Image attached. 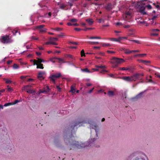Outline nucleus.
Masks as SVG:
<instances>
[{
  "label": "nucleus",
  "mask_w": 160,
  "mask_h": 160,
  "mask_svg": "<svg viewBox=\"0 0 160 160\" xmlns=\"http://www.w3.org/2000/svg\"><path fill=\"white\" fill-rule=\"evenodd\" d=\"M19 102V101L18 100H16L13 103H12V104H13V105L16 104L17 103H18V102Z\"/></svg>",
  "instance_id": "52"
},
{
  "label": "nucleus",
  "mask_w": 160,
  "mask_h": 160,
  "mask_svg": "<svg viewBox=\"0 0 160 160\" xmlns=\"http://www.w3.org/2000/svg\"><path fill=\"white\" fill-rule=\"evenodd\" d=\"M124 15V16L125 17L126 20L128 19L131 17V13L129 11L126 12Z\"/></svg>",
  "instance_id": "14"
},
{
  "label": "nucleus",
  "mask_w": 160,
  "mask_h": 160,
  "mask_svg": "<svg viewBox=\"0 0 160 160\" xmlns=\"http://www.w3.org/2000/svg\"><path fill=\"white\" fill-rule=\"evenodd\" d=\"M84 123V121L83 120L80 121H76L75 122L72 123V125L71 126V131H72V129H73V131H76V129H74L75 127L76 126L80 127L82 126V124Z\"/></svg>",
  "instance_id": "4"
},
{
  "label": "nucleus",
  "mask_w": 160,
  "mask_h": 160,
  "mask_svg": "<svg viewBox=\"0 0 160 160\" xmlns=\"http://www.w3.org/2000/svg\"><path fill=\"white\" fill-rule=\"evenodd\" d=\"M144 92H141L138 95H137L134 98L137 99H138L139 98H141L142 97V93Z\"/></svg>",
  "instance_id": "25"
},
{
  "label": "nucleus",
  "mask_w": 160,
  "mask_h": 160,
  "mask_svg": "<svg viewBox=\"0 0 160 160\" xmlns=\"http://www.w3.org/2000/svg\"><path fill=\"white\" fill-rule=\"evenodd\" d=\"M70 55L69 54H66L65 55L64 58V59H62L61 58H55L58 61V62L59 63H64L65 62V61L66 60V59L67 58H70Z\"/></svg>",
  "instance_id": "8"
},
{
  "label": "nucleus",
  "mask_w": 160,
  "mask_h": 160,
  "mask_svg": "<svg viewBox=\"0 0 160 160\" xmlns=\"http://www.w3.org/2000/svg\"><path fill=\"white\" fill-rule=\"evenodd\" d=\"M50 91V89L48 86H45L43 88V89L40 90L41 93H44V92H48Z\"/></svg>",
  "instance_id": "10"
},
{
  "label": "nucleus",
  "mask_w": 160,
  "mask_h": 160,
  "mask_svg": "<svg viewBox=\"0 0 160 160\" xmlns=\"http://www.w3.org/2000/svg\"><path fill=\"white\" fill-rule=\"evenodd\" d=\"M132 41L136 43H138V44H140V41H138V40H132Z\"/></svg>",
  "instance_id": "44"
},
{
  "label": "nucleus",
  "mask_w": 160,
  "mask_h": 160,
  "mask_svg": "<svg viewBox=\"0 0 160 160\" xmlns=\"http://www.w3.org/2000/svg\"><path fill=\"white\" fill-rule=\"evenodd\" d=\"M115 95L114 92L112 91H109L108 93V95L109 97L113 96Z\"/></svg>",
  "instance_id": "23"
},
{
  "label": "nucleus",
  "mask_w": 160,
  "mask_h": 160,
  "mask_svg": "<svg viewBox=\"0 0 160 160\" xmlns=\"http://www.w3.org/2000/svg\"><path fill=\"white\" fill-rule=\"evenodd\" d=\"M66 6L64 4H61L60 6V8L62 9H64Z\"/></svg>",
  "instance_id": "45"
},
{
  "label": "nucleus",
  "mask_w": 160,
  "mask_h": 160,
  "mask_svg": "<svg viewBox=\"0 0 160 160\" xmlns=\"http://www.w3.org/2000/svg\"><path fill=\"white\" fill-rule=\"evenodd\" d=\"M13 105V104H12V103L11 102H9V103H7L4 104V106L5 107H7L8 106L10 105Z\"/></svg>",
  "instance_id": "30"
},
{
  "label": "nucleus",
  "mask_w": 160,
  "mask_h": 160,
  "mask_svg": "<svg viewBox=\"0 0 160 160\" xmlns=\"http://www.w3.org/2000/svg\"><path fill=\"white\" fill-rule=\"evenodd\" d=\"M33 81H34V79H32V78H31L28 79V80H27V81L28 82Z\"/></svg>",
  "instance_id": "59"
},
{
  "label": "nucleus",
  "mask_w": 160,
  "mask_h": 160,
  "mask_svg": "<svg viewBox=\"0 0 160 160\" xmlns=\"http://www.w3.org/2000/svg\"><path fill=\"white\" fill-rule=\"evenodd\" d=\"M102 46L104 47H108L111 46V45L109 43H104L103 44Z\"/></svg>",
  "instance_id": "38"
},
{
  "label": "nucleus",
  "mask_w": 160,
  "mask_h": 160,
  "mask_svg": "<svg viewBox=\"0 0 160 160\" xmlns=\"http://www.w3.org/2000/svg\"><path fill=\"white\" fill-rule=\"evenodd\" d=\"M86 21L89 25H92L93 23V21L92 18H88L86 20Z\"/></svg>",
  "instance_id": "16"
},
{
  "label": "nucleus",
  "mask_w": 160,
  "mask_h": 160,
  "mask_svg": "<svg viewBox=\"0 0 160 160\" xmlns=\"http://www.w3.org/2000/svg\"><path fill=\"white\" fill-rule=\"evenodd\" d=\"M157 17V16H153V17L151 19H150V20H151L153 21Z\"/></svg>",
  "instance_id": "49"
},
{
  "label": "nucleus",
  "mask_w": 160,
  "mask_h": 160,
  "mask_svg": "<svg viewBox=\"0 0 160 160\" xmlns=\"http://www.w3.org/2000/svg\"><path fill=\"white\" fill-rule=\"evenodd\" d=\"M104 22V20L102 19H100L98 20V22L101 23L102 22Z\"/></svg>",
  "instance_id": "51"
},
{
  "label": "nucleus",
  "mask_w": 160,
  "mask_h": 160,
  "mask_svg": "<svg viewBox=\"0 0 160 160\" xmlns=\"http://www.w3.org/2000/svg\"><path fill=\"white\" fill-rule=\"evenodd\" d=\"M114 6L111 3H109L105 7V8L108 11L112 10L114 7Z\"/></svg>",
  "instance_id": "11"
},
{
  "label": "nucleus",
  "mask_w": 160,
  "mask_h": 160,
  "mask_svg": "<svg viewBox=\"0 0 160 160\" xmlns=\"http://www.w3.org/2000/svg\"><path fill=\"white\" fill-rule=\"evenodd\" d=\"M81 57L85 56V54L84 52V51L83 50H82L81 51Z\"/></svg>",
  "instance_id": "36"
},
{
  "label": "nucleus",
  "mask_w": 160,
  "mask_h": 160,
  "mask_svg": "<svg viewBox=\"0 0 160 160\" xmlns=\"http://www.w3.org/2000/svg\"><path fill=\"white\" fill-rule=\"evenodd\" d=\"M147 8L148 9H151L152 8V6L150 5H149V4L147 5Z\"/></svg>",
  "instance_id": "57"
},
{
  "label": "nucleus",
  "mask_w": 160,
  "mask_h": 160,
  "mask_svg": "<svg viewBox=\"0 0 160 160\" xmlns=\"http://www.w3.org/2000/svg\"><path fill=\"white\" fill-rule=\"evenodd\" d=\"M109 39L112 41H116L117 42H120V41L121 40V38L119 37L118 39L112 38H110Z\"/></svg>",
  "instance_id": "21"
},
{
  "label": "nucleus",
  "mask_w": 160,
  "mask_h": 160,
  "mask_svg": "<svg viewBox=\"0 0 160 160\" xmlns=\"http://www.w3.org/2000/svg\"><path fill=\"white\" fill-rule=\"evenodd\" d=\"M140 75V74L139 73H136L132 76L131 78L132 82L136 81L138 79Z\"/></svg>",
  "instance_id": "9"
},
{
  "label": "nucleus",
  "mask_w": 160,
  "mask_h": 160,
  "mask_svg": "<svg viewBox=\"0 0 160 160\" xmlns=\"http://www.w3.org/2000/svg\"><path fill=\"white\" fill-rule=\"evenodd\" d=\"M7 91L9 92H11L13 91L12 89L11 88L8 87L7 89Z\"/></svg>",
  "instance_id": "40"
},
{
  "label": "nucleus",
  "mask_w": 160,
  "mask_h": 160,
  "mask_svg": "<svg viewBox=\"0 0 160 160\" xmlns=\"http://www.w3.org/2000/svg\"><path fill=\"white\" fill-rule=\"evenodd\" d=\"M36 65H37V68L43 69L44 68V67H43V65L42 63H38L36 64Z\"/></svg>",
  "instance_id": "20"
},
{
  "label": "nucleus",
  "mask_w": 160,
  "mask_h": 160,
  "mask_svg": "<svg viewBox=\"0 0 160 160\" xmlns=\"http://www.w3.org/2000/svg\"><path fill=\"white\" fill-rule=\"evenodd\" d=\"M45 25L43 24L41 25L36 27V28L39 31L40 33L44 32H46V29L44 28Z\"/></svg>",
  "instance_id": "7"
},
{
  "label": "nucleus",
  "mask_w": 160,
  "mask_h": 160,
  "mask_svg": "<svg viewBox=\"0 0 160 160\" xmlns=\"http://www.w3.org/2000/svg\"><path fill=\"white\" fill-rule=\"evenodd\" d=\"M28 87H29V86L28 85V86H26L24 87L25 89L27 90V92L28 93H33L34 92H35L34 91H33L32 90H28V89L27 88H28Z\"/></svg>",
  "instance_id": "18"
},
{
  "label": "nucleus",
  "mask_w": 160,
  "mask_h": 160,
  "mask_svg": "<svg viewBox=\"0 0 160 160\" xmlns=\"http://www.w3.org/2000/svg\"><path fill=\"white\" fill-rule=\"evenodd\" d=\"M96 67L97 68H105V66H102V65H100V66H96Z\"/></svg>",
  "instance_id": "34"
},
{
  "label": "nucleus",
  "mask_w": 160,
  "mask_h": 160,
  "mask_svg": "<svg viewBox=\"0 0 160 160\" xmlns=\"http://www.w3.org/2000/svg\"><path fill=\"white\" fill-rule=\"evenodd\" d=\"M94 89V88H93L92 89L90 90L88 92L89 93H91L93 91V89Z\"/></svg>",
  "instance_id": "63"
},
{
  "label": "nucleus",
  "mask_w": 160,
  "mask_h": 160,
  "mask_svg": "<svg viewBox=\"0 0 160 160\" xmlns=\"http://www.w3.org/2000/svg\"><path fill=\"white\" fill-rule=\"evenodd\" d=\"M94 28H86L82 30L85 31H86L88 30H92Z\"/></svg>",
  "instance_id": "43"
},
{
  "label": "nucleus",
  "mask_w": 160,
  "mask_h": 160,
  "mask_svg": "<svg viewBox=\"0 0 160 160\" xmlns=\"http://www.w3.org/2000/svg\"><path fill=\"white\" fill-rule=\"evenodd\" d=\"M88 43L92 44H96L99 43L98 42H92L90 41L88 42Z\"/></svg>",
  "instance_id": "33"
},
{
  "label": "nucleus",
  "mask_w": 160,
  "mask_h": 160,
  "mask_svg": "<svg viewBox=\"0 0 160 160\" xmlns=\"http://www.w3.org/2000/svg\"><path fill=\"white\" fill-rule=\"evenodd\" d=\"M75 90L73 88L72 86L71 87V92L72 93H74L75 92Z\"/></svg>",
  "instance_id": "31"
},
{
  "label": "nucleus",
  "mask_w": 160,
  "mask_h": 160,
  "mask_svg": "<svg viewBox=\"0 0 160 160\" xmlns=\"http://www.w3.org/2000/svg\"><path fill=\"white\" fill-rule=\"evenodd\" d=\"M52 41L48 42L45 43V44L48 45V44H52Z\"/></svg>",
  "instance_id": "42"
},
{
  "label": "nucleus",
  "mask_w": 160,
  "mask_h": 160,
  "mask_svg": "<svg viewBox=\"0 0 160 160\" xmlns=\"http://www.w3.org/2000/svg\"><path fill=\"white\" fill-rule=\"evenodd\" d=\"M145 8L144 7H141L140 8V12L143 15H146L147 14L146 12L145 11Z\"/></svg>",
  "instance_id": "17"
},
{
  "label": "nucleus",
  "mask_w": 160,
  "mask_h": 160,
  "mask_svg": "<svg viewBox=\"0 0 160 160\" xmlns=\"http://www.w3.org/2000/svg\"><path fill=\"white\" fill-rule=\"evenodd\" d=\"M139 55H140V57H141L143 56L146 55V54H140Z\"/></svg>",
  "instance_id": "60"
},
{
  "label": "nucleus",
  "mask_w": 160,
  "mask_h": 160,
  "mask_svg": "<svg viewBox=\"0 0 160 160\" xmlns=\"http://www.w3.org/2000/svg\"><path fill=\"white\" fill-rule=\"evenodd\" d=\"M122 78L124 80V81H126L128 82H132V80H131V77L129 76H125V77H122Z\"/></svg>",
  "instance_id": "13"
},
{
  "label": "nucleus",
  "mask_w": 160,
  "mask_h": 160,
  "mask_svg": "<svg viewBox=\"0 0 160 160\" xmlns=\"http://www.w3.org/2000/svg\"><path fill=\"white\" fill-rule=\"evenodd\" d=\"M122 62H125V60L124 59L115 57L112 58V61L111 62L112 67L114 68L117 67L118 64Z\"/></svg>",
  "instance_id": "2"
},
{
  "label": "nucleus",
  "mask_w": 160,
  "mask_h": 160,
  "mask_svg": "<svg viewBox=\"0 0 160 160\" xmlns=\"http://www.w3.org/2000/svg\"><path fill=\"white\" fill-rule=\"evenodd\" d=\"M61 76V73L58 72L52 75L50 77V78L53 82H55L56 79L60 78Z\"/></svg>",
  "instance_id": "5"
},
{
  "label": "nucleus",
  "mask_w": 160,
  "mask_h": 160,
  "mask_svg": "<svg viewBox=\"0 0 160 160\" xmlns=\"http://www.w3.org/2000/svg\"><path fill=\"white\" fill-rule=\"evenodd\" d=\"M156 8H158L160 10V6L158 5H157L156 6Z\"/></svg>",
  "instance_id": "62"
},
{
  "label": "nucleus",
  "mask_w": 160,
  "mask_h": 160,
  "mask_svg": "<svg viewBox=\"0 0 160 160\" xmlns=\"http://www.w3.org/2000/svg\"><path fill=\"white\" fill-rule=\"evenodd\" d=\"M83 144L76 141H71V149H80L83 147Z\"/></svg>",
  "instance_id": "1"
},
{
  "label": "nucleus",
  "mask_w": 160,
  "mask_h": 160,
  "mask_svg": "<svg viewBox=\"0 0 160 160\" xmlns=\"http://www.w3.org/2000/svg\"><path fill=\"white\" fill-rule=\"evenodd\" d=\"M116 25L117 26H119V25H122V23H121V22H116V23H115Z\"/></svg>",
  "instance_id": "50"
},
{
  "label": "nucleus",
  "mask_w": 160,
  "mask_h": 160,
  "mask_svg": "<svg viewBox=\"0 0 160 160\" xmlns=\"http://www.w3.org/2000/svg\"><path fill=\"white\" fill-rule=\"evenodd\" d=\"M36 54L38 56H40L41 53V52H36Z\"/></svg>",
  "instance_id": "56"
},
{
  "label": "nucleus",
  "mask_w": 160,
  "mask_h": 160,
  "mask_svg": "<svg viewBox=\"0 0 160 160\" xmlns=\"http://www.w3.org/2000/svg\"><path fill=\"white\" fill-rule=\"evenodd\" d=\"M77 22V20L76 19H71V26H78L79 24L77 23H72V22Z\"/></svg>",
  "instance_id": "15"
},
{
  "label": "nucleus",
  "mask_w": 160,
  "mask_h": 160,
  "mask_svg": "<svg viewBox=\"0 0 160 160\" xmlns=\"http://www.w3.org/2000/svg\"><path fill=\"white\" fill-rule=\"evenodd\" d=\"M36 58L37 60L34 59L33 60H30L31 62H33L34 65H35L38 63H41L42 62H46V61H45L41 58Z\"/></svg>",
  "instance_id": "6"
},
{
  "label": "nucleus",
  "mask_w": 160,
  "mask_h": 160,
  "mask_svg": "<svg viewBox=\"0 0 160 160\" xmlns=\"http://www.w3.org/2000/svg\"><path fill=\"white\" fill-rule=\"evenodd\" d=\"M159 78H160V74H159L158 73H155V74Z\"/></svg>",
  "instance_id": "64"
},
{
  "label": "nucleus",
  "mask_w": 160,
  "mask_h": 160,
  "mask_svg": "<svg viewBox=\"0 0 160 160\" xmlns=\"http://www.w3.org/2000/svg\"><path fill=\"white\" fill-rule=\"evenodd\" d=\"M3 80L5 81L6 83L7 84L11 83L12 82L11 80L6 78H4Z\"/></svg>",
  "instance_id": "27"
},
{
  "label": "nucleus",
  "mask_w": 160,
  "mask_h": 160,
  "mask_svg": "<svg viewBox=\"0 0 160 160\" xmlns=\"http://www.w3.org/2000/svg\"><path fill=\"white\" fill-rule=\"evenodd\" d=\"M123 27L124 28H129L130 27V26L129 25H124V26H123Z\"/></svg>",
  "instance_id": "55"
},
{
  "label": "nucleus",
  "mask_w": 160,
  "mask_h": 160,
  "mask_svg": "<svg viewBox=\"0 0 160 160\" xmlns=\"http://www.w3.org/2000/svg\"><path fill=\"white\" fill-rule=\"evenodd\" d=\"M120 69L122 70H129V68H120Z\"/></svg>",
  "instance_id": "32"
},
{
  "label": "nucleus",
  "mask_w": 160,
  "mask_h": 160,
  "mask_svg": "<svg viewBox=\"0 0 160 160\" xmlns=\"http://www.w3.org/2000/svg\"><path fill=\"white\" fill-rule=\"evenodd\" d=\"M90 39H100L101 38L99 37H90L89 38Z\"/></svg>",
  "instance_id": "29"
},
{
  "label": "nucleus",
  "mask_w": 160,
  "mask_h": 160,
  "mask_svg": "<svg viewBox=\"0 0 160 160\" xmlns=\"http://www.w3.org/2000/svg\"><path fill=\"white\" fill-rule=\"evenodd\" d=\"M19 66L17 64H14L13 65V68L14 69H18L19 68Z\"/></svg>",
  "instance_id": "28"
},
{
  "label": "nucleus",
  "mask_w": 160,
  "mask_h": 160,
  "mask_svg": "<svg viewBox=\"0 0 160 160\" xmlns=\"http://www.w3.org/2000/svg\"><path fill=\"white\" fill-rule=\"evenodd\" d=\"M71 44H73L74 45H76L78 44V42H71Z\"/></svg>",
  "instance_id": "58"
},
{
  "label": "nucleus",
  "mask_w": 160,
  "mask_h": 160,
  "mask_svg": "<svg viewBox=\"0 0 160 160\" xmlns=\"http://www.w3.org/2000/svg\"><path fill=\"white\" fill-rule=\"evenodd\" d=\"M81 71L84 72H86V73H91L92 72L90 71L89 69L87 68H86L85 69H81Z\"/></svg>",
  "instance_id": "22"
},
{
  "label": "nucleus",
  "mask_w": 160,
  "mask_h": 160,
  "mask_svg": "<svg viewBox=\"0 0 160 160\" xmlns=\"http://www.w3.org/2000/svg\"><path fill=\"white\" fill-rule=\"evenodd\" d=\"M58 39V38H53L51 39L52 41H57Z\"/></svg>",
  "instance_id": "53"
},
{
  "label": "nucleus",
  "mask_w": 160,
  "mask_h": 160,
  "mask_svg": "<svg viewBox=\"0 0 160 160\" xmlns=\"http://www.w3.org/2000/svg\"><path fill=\"white\" fill-rule=\"evenodd\" d=\"M45 73L44 72H38V78L39 80H41L43 79L44 78L43 77V75Z\"/></svg>",
  "instance_id": "12"
},
{
  "label": "nucleus",
  "mask_w": 160,
  "mask_h": 160,
  "mask_svg": "<svg viewBox=\"0 0 160 160\" xmlns=\"http://www.w3.org/2000/svg\"><path fill=\"white\" fill-rule=\"evenodd\" d=\"M141 62L142 63H150V61H145V60H141Z\"/></svg>",
  "instance_id": "35"
},
{
  "label": "nucleus",
  "mask_w": 160,
  "mask_h": 160,
  "mask_svg": "<svg viewBox=\"0 0 160 160\" xmlns=\"http://www.w3.org/2000/svg\"><path fill=\"white\" fill-rule=\"evenodd\" d=\"M121 50H123L125 52V51L127 50V49L124 48H122L121 49Z\"/></svg>",
  "instance_id": "61"
},
{
  "label": "nucleus",
  "mask_w": 160,
  "mask_h": 160,
  "mask_svg": "<svg viewBox=\"0 0 160 160\" xmlns=\"http://www.w3.org/2000/svg\"><path fill=\"white\" fill-rule=\"evenodd\" d=\"M64 141L65 142L68 144V143H69L70 142V139L69 138L67 137V136H65L64 137Z\"/></svg>",
  "instance_id": "24"
},
{
  "label": "nucleus",
  "mask_w": 160,
  "mask_h": 160,
  "mask_svg": "<svg viewBox=\"0 0 160 160\" xmlns=\"http://www.w3.org/2000/svg\"><path fill=\"white\" fill-rule=\"evenodd\" d=\"M56 88L58 89V92H60L61 90V88H60V86L58 85H57Z\"/></svg>",
  "instance_id": "39"
},
{
  "label": "nucleus",
  "mask_w": 160,
  "mask_h": 160,
  "mask_svg": "<svg viewBox=\"0 0 160 160\" xmlns=\"http://www.w3.org/2000/svg\"><path fill=\"white\" fill-rule=\"evenodd\" d=\"M151 31L153 32H158L159 31V30L158 29H152Z\"/></svg>",
  "instance_id": "48"
},
{
  "label": "nucleus",
  "mask_w": 160,
  "mask_h": 160,
  "mask_svg": "<svg viewBox=\"0 0 160 160\" xmlns=\"http://www.w3.org/2000/svg\"><path fill=\"white\" fill-rule=\"evenodd\" d=\"M92 128L95 129L96 132V135L97 136H98V129L97 127L98 126L97 125H92V126H90Z\"/></svg>",
  "instance_id": "19"
},
{
  "label": "nucleus",
  "mask_w": 160,
  "mask_h": 160,
  "mask_svg": "<svg viewBox=\"0 0 160 160\" xmlns=\"http://www.w3.org/2000/svg\"><path fill=\"white\" fill-rule=\"evenodd\" d=\"M28 76H21L20 77V78L21 79H24V78H25L27 77Z\"/></svg>",
  "instance_id": "54"
},
{
  "label": "nucleus",
  "mask_w": 160,
  "mask_h": 160,
  "mask_svg": "<svg viewBox=\"0 0 160 160\" xmlns=\"http://www.w3.org/2000/svg\"><path fill=\"white\" fill-rule=\"evenodd\" d=\"M62 28H57L54 29V30L57 31H60L62 30Z\"/></svg>",
  "instance_id": "41"
},
{
  "label": "nucleus",
  "mask_w": 160,
  "mask_h": 160,
  "mask_svg": "<svg viewBox=\"0 0 160 160\" xmlns=\"http://www.w3.org/2000/svg\"><path fill=\"white\" fill-rule=\"evenodd\" d=\"M12 32L13 33V34L15 35H16L17 33H18L19 35H20V32L17 30H14L12 31Z\"/></svg>",
  "instance_id": "26"
},
{
  "label": "nucleus",
  "mask_w": 160,
  "mask_h": 160,
  "mask_svg": "<svg viewBox=\"0 0 160 160\" xmlns=\"http://www.w3.org/2000/svg\"><path fill=\"white\" fill-rule=\"evenodd\" d=\"M0 42L2 43H8L12 42V40L10 38L9 36L8 35L2 36L0 38Z\"/></svg>",
  "instance_id": "3"
},
{
  "label": "nucleus",
  "mask_w": 160,
  "mask_h": 160,
  "mask_svg": "<svg viewBox=\"0 0 160 160\" xmlns=\"http://www.w3.org/2000/svg\"><path fill=\"white\" fill-rule=\"evenodd\" d=\"M74 30L76 31H79L81 30L82 29L79 28H74Z\"/></svg>",
  "instance_id": "47"
},
{
  "label": "nucleus",
  "mask_w": 160,
  "mask_h": 160,
  "mask_svg": "<svg viewBox=\"0 0 160 160\" xmlns=\"http://www.w3.org/2000/svg\"><path fill=\"white\" fill-rule=\"evenodd\" d=\"M31 38L32 40H38V38H36L34 36H32L31 37Z\"/></svg>",
  "instance_id": "46"
},
{
  "label": "nucleus",
  "mask_w": 160,
  "mask_h": 160,
  "mask_svg": "<svg viewBox=\"0 0 160 160\" xmlns=\"http://www.w3.org/2000/svg\"><path fill=\"white\" fill-rule=\"evenodd\" d=\"M125 53L126 54H129L132 53V51H129V50L127 49V50L125 51Z\"/></svg>",
  "instance_id": "37"
}]
</instances>
